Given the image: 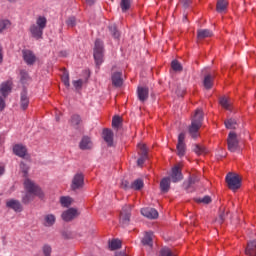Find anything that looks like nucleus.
Segmentation results:
<instances>
[{"label":"nucleus","instance_id":"obj_1","mask_svg":"<svg viewBox=\"0 0 256 256\" xmlns=\"http://www.w3.org/2000/svg\"><path fill=\"white\" fill-rule=\"evenodd\" d=\"M24 188L27 191V193L25 194V196H23L22 202L25 204L30 203V201H33L35 197H39V199H43V197H45L43 190H41V188L30 179H26L24 181Z\"/></svg>","mask_w":256,"mask_h":256},{"label":"nucleus","instance_id":"obj_2","mask_svg":"<svg viewBox=\"0 0 256 256\" xmlns=\"http://www.w3.org/2000/svg\"><path fill=\"white\" fill-rule=\"evenodd\" d=\"M46 27L47 17L39 15L36 17L35 22L30 25L29 33L31 34V37H33L34 39H43V31H45Z\"/></svg>","mask_w":256,"mask_h":256},{"label":"nucleus","instance_id":"obj_3","mask_svg":"<svg viewBox=\"0 0 256 256\" xmlns=\"http://www.w3.org/2000/svg\"><path fill=\"white\" fill-rule=\"evenodd\" d=\"M201 125H203V110L197 109L192 119L191 126L189 128V133L193 139H197L199 137V129H201Z\"/></svg>","mask_w":256,"mask_h":256},{"label":"nucleus","instance_id":"obj_4","mask_svg":"<svg viewBox=\"0 0 256 256\" xmlns=\"http://www.w3.org/2000/svg\"><path fill=\"white\" fill-rule=\"evenodd\" d=\"M226 183L227 186L231 189V191H237V189L241 188V178L238 174L228 173L226 175Z\"/></svg>","mask_w":256,"mask_h":256},{"label":"nucleus","instance_id":"obj_5","mask_svg":"<svg viewBox=\"0 0 256 256\" xmlns=\"http://www.w3.org/2000/svg\"><path fill=\"white\" fill-rule=\"evenodd\" d=\"M105 49L103 48V41L97 39L94 45V60L96 65L99 67L103 63V53Z\"/></svg>","mask_w":256,"mask_h":256},{"label":"nucleus","instance_id":"obj_6","mask_svg":"<svg viewBox=\"0 0 256 256\" xmlns=\"http://www.w3.org/2000/svg\"><path fill=\"white\" fill-rule=\"evenodd\" d=\"M85 185V176L83 173H77L72 178L71 189L72 191H77V189H82Z\"/></svg>","mask_w":256,"mask_h":256},{"label":"nucleus","instance_id":"obj_7","mask_svg":"<svg viewBox=\"0 0 256 256\" xmlns=\"http://www.w3.org/2000/svg\"><path fill=\"white\" fill-rule=\"evenodd\" d=\"M131 219V205H125L120 212V223L123 227L129 225Z\"/></svg>","mask_w":256,"mask_h":256},{"label":"nucleus","instance_id":"obj_8","mask_svg":"<svg viewBox=\"0 0 256 256\" xmlns=\"http://www.w3.org/2000/svg\"><path fill=\"white\" fill-rule=\"evenodd\" d=\"M228 149L235 153L239 149V140L237 139V134L235 132H230L227 139Z\"/></svg>","mask_w":256,"mask_h":256},{"label":"nucleus","instance_id":"obj_9","mask_svg":"<svg viewBox=\"0 0 256 256\" xmlns=\"http://www.w3.org/2000/svg\"><path fill=\"white\" fill-rule=\"evenodd\" d=\"M138 153L141 155L137 160L138 167H143V163L147 160V146L143 143L138 144Z\"/></svg>","mask_w":256,"mask_h":256},{"label":"nucleus","instance_id":"obj_10","mask_svg":"<svg viewBox=\"0 0 256 256\" xmlns=\"http://www.w3.org/2000/svg\"><path fill=\"white\" fill-rule=\"evenodd\" d=\"M181 167H183V164H178L172 168L171 172V180L172 183H179L183 179V174L181 173Z\"/></svg>","mask_w":256,"mask_h":256},{"label":"nucleus","instance_id":"obj_11","mask_svg":"<svg viewBox=\"0 0 256 256\" xmlns=\"http://www.w3.org/2000/svg\"><path fill=\"white\" fill-rule=\"evenodd\" d=\"M80 213L79 210L76 208H70L62 213V219L63 221L69 222L73 221V219H76V217H79Z\"/></svg>","mask_w":256,"mask_h":256},{"label":"nucleus","instance_id":"obj_12","mask_svg":"<svg viewBox=\"0 0 256 256\" xmlns=\"http://www.w3.org/2000/svg\"><path fill=\"white\" fill-rule=\"evenodd\" d=\"M6 206L8 209H12L16 213H21V211H23V206H21V202H19V200L10 199L6 202Z\"/></svg>","mask_w":256,"mask_h":256},{"label":"nucleus","instance_id":"obj_13","mask_svg":"<svg viewBox=\"0 0 256 256\" xmlns=\"http://www.w3.org/2000/svg\"><path fill=\"white\" fill-rule=\"evenodd\" d=\"M141 214L147 219H157L159 212L155 208H143Z\"/></svg>","mask_w":256,"mask_h":256},{"label":"nucleus","instance_id":"obj_14","mask_svg":"<svg viewBox=\"0 0 256 256\" xmlns=\"http://www.w3.org/2000/svg\"><path fill=\"white\" fill-rule=\"evenodd\" d=\"M23 59L27 65H33L35 61H37V57H35V54L31 50H23Z\"/></svg>","mask_w":256,"mask_h":256},{"label":"nucleus","instance_id":"obj_15","mask_svg":"<svg viewBox=\"0 0 256 256\" xmlns=\"http://www.w3.org/2000/svg\"><path fill=\"white\" fill-rule=\"evenodd\" d=\"M13 85V82L11 80H8L6 82H3L0 86V93L4 97H7L11 93V87Z\"/></svg>","mask_w":256,"mask_h":256},{"label":"nucleus","instance_id":"obj_16","mask_svg":"<svg viewBox=\"0 0 256 256\" xmlns=\"http://www.w3.org/2000/svg\"><path fill=\"white\" fill-rule=\"evenodd\" d=\"M103 139L107 143L109 147H113V131L109 129H104L103 130Z\"/></svg>","mask_w":256,"mask_h":256},{"label":"nucleus","instance_id":"obj_17","mask_svg":"<svg viewBox=\"0 0 256 256\" xmlns=\"http://www.w3.org/2000/svg\"><path fill=\"white\" fill-rule=\"evenodd\" d=\"M13 151L14 153L18 156V157H25L27 155V148L21 144H16L13 147Z\"/></svg>","mask_w":256,"mask_h":256},{"label":"nucleus","instance_id":"obj_18","mask_svg":"<svg viewBox=\"0 0 256 256\" xmlns=\"http://www.w3.org/2000/svg\"><path fill=\"white\" fill-rule=\"evenodd\" d=\"M112 84L114 87H121L123 85V78L121 72H115L112 74Z\"/></svg>","mask_w":256,"mask_h":256},{"label":"nucleus","instance_id":"obj_19","mask_svg":"<svg viewBox=\"0 0 256 256\" xmlns=\"http://www.w3.org/2000/svg\"><path fill=\"white\" fill-rule=\"evenodd\" d=\"M138 98L140 101H147V98L149 97V89L145 87H138L137 90Z\"/></svg>","mask_w":256,"mask_h":256},{"label":"nucleus","instance_id":"obj_20","mask_svg":"<svg viewBox=\"0 0 256 256\" xmlns=\"http://www.w3.org/2000/svg\"><path fill=\"white\" fill-rule=\"evenodd\" d=\"M245 254L248 256H256V242L250 241L245 249Z\"/></svg>","mask_w":256,"mask_h":256},{"label":"nucleus","instance_id":"obj_21","mask_svg":"<svg viewBox=\"0 0 256 256\" xmlns=\"http://www.w3.org/2000/svg\"><path fill=\"white\" fill-rule=\"evenodd\" d=\"M92 147H93V142H91V138L87 136L83 137L80 142V149L87 150V149H92Z\"/></svg>","mask_w":256,"mask_h":256},{"label":"nucleus","instance_id":"obj_22","mask_svg":"<svg viewBox=\"0 0 256 256\" xmlns=\"http://www.w3.org/2000/svg\"><path fill=\"white\" fill-rule=\"evenodd\" d=\"M20 107L25 111L29 107V97H27V91H23L20 97Z\"/></svg>","mask_w":256,"mask_h":256},{"label":"nucleus","instance_id":"obj_23","mask_svg":"<svg viewBox=\"0 0 256 256\" xmlns=\"http://www.w3.org/2000/svg\"><path fill=\"white\" fill-rule=\"evenodd\" d=\"M55 221H57V218L53 214H47L44 216L45 227H53V225H55Z\"/></svg>","mask_w":256,"mask_h":256},{"label":"nucleus","instance_id":"obj_24","mask_svg":"<svg viewBox=\"0 0 256 256\" xmlns=\"http://www.w3.org/2000/svg\"><path fill=\"white\" fill-rule=\"evenodd\" d=\"M171 187V179L170 178H163L160 182V189L163 193H167Z\"/></svg>","mask_w":256,"mask_h":256},{"label":"nucleus","instance_id":"obj_25","mask_svg":"<svg viewBox=\"0 0 256 256\" xmlns=\"http://www.w3.org/2000/svg\"><path fill=\"white\" fill-rule=\"evenodd\" d=\"M219 103L223 109H226L227 111H231V99L223 96L219 99Z\"/></svg>","mask_w":256,"mask_h":256},{"label":"nucleus","instance_id":"obj_26","mask_svg":"<svg viewBox=\"0 0 256 256\" xmlns=\"http://www.w3.org/2000/svg\"><path fill=\"white\" fill-rule=\"evenodd\" d=\"M143 245L153 246V232H146L144 238L142 239Z\"/></svg>","mask_w":256,"mask_h":256},{"label":"nucleus","instance_id":"obj_27","mask_svg":"<svg viewBox=\"0 0 256 256\" xmlns=\"http://www.w3.org/2000/svg\"><path fill=\"white\" fill-rule=\"evenodd\" d=\"M212 36H213V32H211V30L209 29L198 30V34H197L198 39H207V37H212Z\"/></svg>","mask_w":256,"mask_h":256},{"label":"nucleus","instance_id":"obj_28","mask_svg":"<svg viewBox=\"0 0 256 256\" xmlns=\"http://www.w3.org/2000/svg\"><path fill=\"white\" fill-rule=\"evenodd\" d=\"M203 84L205 89H211L213 87V76L211 74L206 75Z\"/></svg>","mask_w":256,"mask_h":256},{"label":"nucleus","instance_id":"obj_29","mask_svg":"<svg viewBox=\"0 0 256 256\" xmlns=\"http://www.w3.org/2000/svg\"><path fill=\"white\" fill-rule=\"evenodd\" d=\"M110 251H116V249H121V240L114 239L109 242Z\"/></svg>","mask_w":256,"mask_h":256},{"label":"nucleus","instance_id":"obj_30","mask_svg":"<svg viewBox=\"0 0 256 256\" xmlns=\"http://www.w3.org/2000/svg\"><path fill=\"white\" fill-rule=\"evenodd\" d=\"M60 203L62 207H70L71 203H73V198L69 196H62L60 198Z\"/></svg>","mask_w":256,"mask_h":256},{"label":"nucleus","instance_id":"obj_31","mask_svg":"<svg viewBox=\"0 0 256 256\" xmlns=\"http://www.w3.org/2000/svg\"><path fill=\"white\" fill-rule=\"evenodd\" d=\"M218 13H223L227 9V2L225 0H218L217 7Z\"/></svg>","mask_w":256,"mask_h":256},{"label":"nucleus","instance_id":"obj_32","mask_svg":"<svg viewBox=\"0 0 256 256\" xmlns=\"http://www.w3.org/2000/svg\"><path fill=\"white\" fill-rule=\"evenodd\" d=\"M130 189H134L135 191H139L140 189H143V180H141V179L135 180L130 185Z\"/></svg>","mask_w":256,"mask_h":256},{"label":"nucleus","instance_id":"obj_33","mask_svg":"<svg viewBox=\"0 0 256 256\" xmlns=\"http://www.w3.org/2000/svg\"><path fill=\"white\" fill-rule=\"evenodd\" d=\"M120 7L123 13H125L126 11H129V9H131V0H121Z\"/></svg>","mask_w":256,"mask_h":256},{"label":"nucleus","instance_id":"obj_34","mask_svg":"<svg viewBox=\"0 0 256 256\" xmlns=\"http://www.w3.org/2000/svg\"><path fill=\"white\" fill-rule=\"evenodd\" d=\"M30 77L29 74L27 73V71L25 70H21L20 71V81L22 85H25V83H27L28 81H30Z\"/></svg>","mask_w":256,"mask_h":256},{"label":"nucleus","instance_id":"obj_35","mask_svg":"<svg viewBox=\"0 0 256 256\" xmlns=\"http://www.w3.org/2000/svg\"><path fill=\"white\" fill-rule=\"evenodd\" d=\"M226 129H237V120L235 119H228L225 121Z\"/></svg>","mask_w":256,"mask_h":256},{"label":"nucleus","instance_id":"obj_36","mask_svg":"<svg viewBox=\"0 0 256 256\" xmlns=\"http://www.w3.org/2000/svg\"><path fill=\"white\" fill-rule=\"evenodd\" d=\"M9 27H11V21L0 20V33L5 31V29H9Z\"/></svg>","mask_w":256,"mask_h":256},{"label":"nucleus","instance_id":"obj_37","mask_svg":"<svg viewBox=\"0 0 256 256\" xmlns=\"http://www.w3.org/2000/svg\"><path fill=\"white\" fill-rule=\"evenodd\" d=\"M70 123L73 127H76V125H79V123H81V116L74 114L71 117Z\"/></svg>","mask_w":256,"mask_h":256},{"label":"nucleus","instance_id":"obj_38","mask_svg":"<svg viewBox=\"0 0 256 256\" xmlns=\"http://www.w3.org/2000/svg\"><path fill=\"white\" fill-rule=\"evenodd\" d=\"M112 127H114V129H119V127H121V117H119V116L113 117Z\"/></svg>","mask_w":256,"mask_h":256},{"label":"nucleus","instance_id":"obj_39","mask_svg":"<svg viewBox=\"0 0 256 256\" xmlns=\"http://www.w3.org/2000/svg\"><path fill=\"white\" fill-rule=\"evenodd\" d=\"M194 151L197 155H205L207 153V148L204 146L196 145Z\"/></svg>","mask_w":256,"mask_h":256},{"label":"nucleus","instance_id":"obj_40","mask_svg":"<svg viewBox=\"0 0 256 256\" xmlns=\"http://www.w3.org/2000/svg\"><path fill=\"white\" fill-rule=\"evenodd\" d=\"M171 67L173 71H183V66H181V63L177 60L172 61Z\"/></svg>","mask_w":256,"mask_h":256},{"label":"nucleus","instance_id":"obj_41","mask_svg":"<svg viewBox=\"0 0 256 256\" xmlns=\"http://www.w3.org/2000/svg\"><path fill=\"white\" fill-rule=\"evenodd\" d=\"M185 151H186L185 144H177V154L180 157L185 156Z\"/></svg>","mask_w":256,"mask_h":256},{"label":"nucleus","instance_id":"obj_42","mask_svg":"<svg viewBox=\"0 0 256 256\" xmlns=\"http://www.w3.org/2000/svg\"><path fill=\"white\" fill-rule=\"evenodd\" d=\"M159 256H175L171 249L165 247L160 250V255Z\"/></svg>","mask_w":256,"mask_h":256},{"label":"nucleus","instance_id":"obj_43","mask_svg":"<svg viewBox=\"0 0 256 256\" xmlns=\"http://www.w3.org/2000/svg\"><path fill=\"white\" fill-rule=\"evenodd\" d=\"M66 25L68 27H75L77 25V19L75 17L71 16L66 20Z\"/></svg>","mask_w":256,"mask_h":256},{"label":"nucleus","instance_id":"obj_44","mask_svg":"<svg viewBox=\"0 0 256 256\" xmlns=\"http://www.w3.org/2000/svg\"><path fill=\"white\" fill-rule=\"evenodd\" d=\"M62 83H64L65 87H69V72H64L62 75Z\"/></svg>","mask_w":256,"mask_h":256},{"label":"nucleus","instance_id":"obj_45","mask_svg":"<svg viewBox=\"0 0 256 256\" xmlns=\"http://www.w3.org/2000/svg\"><path fill=\"white\" fill-rule=\"evenodd\" d=\"M197 203H204V205H209L211 203V198L209 196H204L203 198H198Z\"/></svg>","mask_w":256,"mask_h":256},{"label":"nucleus","instance_id":"obj_46","mask_svg":"<svg viewBox=\"0 0 256 256\" xmlns=\"http://www.w3.org/2000/svg\"><path fill=\"white\" fill-rule=\"evenodd\" d=\"M109 29L112 34V37H114V39H119V31H117V27L111 26Z\"/></svg>","mask_w":256,"mask_h":256},{"label":"nucleus","instance_id":"obj_47","mask_svg":"<svg viewBox=\"0 0 256 256\" xmlns=\"http://www.w3.org/2000/svg\"><path fill=\"white\" fill-rule=\"evenodd\" d=\"M51 246L49 245H44L43 247V254L44 256H51Z\"/></svg>","mask_w":256,"mask_h":256},{"label":"nucleus","instance_id":"obj_48","mask_svg":"<svg viewBox=\"0 0 256 256\" xmlns=\"http://www.w3.org/2000/svg\"><path fill=\"white\" fill-rule=\"evenodd\" d=\"M73 86L75 87V89H81V87H83V80L79 79L73 81Z\"/></svg>","mask_w":256,"mask_h":256},{"label":"nucleus","instance_id":"obj_49","mask_svg":"<svg viewBox=\"0 0 256 256\" xmlns=\"http://www.w3.org/2000/svg\"><path fill=\"white\" fill-rule=\"evenodd\" d=\"M178 144H185V133H180L178 135Z\"/></svg>","mask_w":256,"mask_h":256},{"label":"nucleus","instance_id":"obj_50","mask_svg":"<svg viewBox=\"0 0 256 256\" xmlns=\"http://www.w3.org/2000/svg\"><path fill=\"white\" fill-rule=\"evenodd\" d=\"M20 168H21V170L23 171V173H24L25 175H27V171H29V167H27V165H25V163H21V164H20Z\"/></svg>","mask_w":256,"mask_h":256},{"label":"nucleus","instance_id":"obj_51","mask_svg":"<svg viewBox=\"0 0 256 256\" xmlns=\"http://www.w3.org/2000/svg\"><path fill=\"white\" fill-rule=\"evenodd\" d=\"M5 109V98L0 96V111Z\"/></svg>","mask_w":256,"mask_h":256},{"label":"nucleus","instance_id":"obj_52","mask_svg":"<svg viewBox=\"0 0 256 256\" xmlns=\"http://www.w3.org/2000/svg\"><path fill=\"white\" fill-rule=\"evenodd\" d=\"M121 187H122V189H129V187H131V186H129V182L127 180H123L121 182Z\"/></svg>","mask_w":256,"mask_h":256},{"label":"nucleus","instance_id":"obj_53","mask_svg":"<svg viewBox=\"0 0 256 256\" xmlns=\"http://www.w3.org/2000/svg\"><path fill=\"white\" fill-rule=\"evenodd\" d=\"M0 63H3V48L0 46Z\"/></svg>","mask_w":256,"mask_h":256},{"label":"nucleus","instance_id":"obj_54","mask_svg":"<svg viewBox=\"0 0 256 256\" xmlns=\"http://www.w3.org/2000/svg\"><path fill=\"white\" fill-rule=\"evenodd\" d=\"M5 173V167L0 166V177Z\"/></svg>","mask_w":256,"mask_h":256},{"label":"nucleus","instance_id":"obj_55","mask_svg":"<svg viewBox=\"0 0 256 256\" xmlns=\"http://www.w3.org/2000/svg\"><path fill=\"white\" fill-rule=\"evenodd\" d=\"M115 256H127V254L125 252H117Z\"/></svg>","mask_w":256,"mask_h":256},{"label":"nucleus","instance_id":"obj_56","mask_svg":"<svg viewBox=\"0 0 256 256\" xmlns=\"http://www.w3.org/2000/svg\"><path fill=\"white\" fill-rule=\"evenodd\" d=\"M86 3L88 5H93V3H95V0H86Z\"/></svg>","mask_w":256,"mask_h":256},{"label":"nucleus","instance_id":"obj_57","mask_svg":"<svg viewBox=\"0 0 256 256\" xmlns=\"http://www.w3.org/2000/svg\"><path fill=\"white\" fill-rule=\"evenodd\" d=\"M183 3H184V5H189V2L191 1V0H181Z\"/></svg>","mask_w":256,"mask_h":256},{"label":"nucleus","instance_id":"obj_58","mask_svg":"<svg viewBox=\"0 0 256 256\" xmlns=\"http://www.w3.org/2000/svg\"><path fill=\"white\" fill-rule=\"evenodd\" d=\"M186 20H187V16H184V17H183V21H186Z\"/></svg>","mask_w":256,"mask_h":256},{"label":"nucleus","instance_id":"obj_59","mask_svg":"<svg viewBox=\"0 0 256 256\" xmlns=\"http://www.w3.org/2000/svg\"><path fill=\"white\" fill-rule=\"evenodd\" d=\"M8 1H10V3H13V2H15V1H17V0H8Z\"/></svg>","mask_w":256,"mask_h":256},{"label":"nucleus","instance_id":"obj_60","mask_svg":"<svg viewBox=\"0 0 256 256\" xmlns=\"http://www.w3.org/2000/svg\"><path fill=\"white\" fill-rule=\"evenodd\" d=\"M56 121H59V117L56 116Z\"/></svg>","mask_w":256,"mask_h":256},{"label":"nucleus","instance_id":"obj_61","mask_svg":"<svg viewBox=\"0 0 256 256\" xmlns=\"http://www.w3.org/2000/svg\"><path fill=\"white\" fill-rule=\"evenodd\" d=\"M0 143H1V136H0Z\"/></svg>","mask_w":256,"mask_h":256}]
</instances>
